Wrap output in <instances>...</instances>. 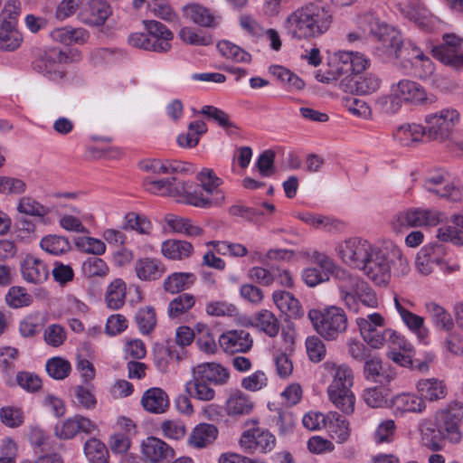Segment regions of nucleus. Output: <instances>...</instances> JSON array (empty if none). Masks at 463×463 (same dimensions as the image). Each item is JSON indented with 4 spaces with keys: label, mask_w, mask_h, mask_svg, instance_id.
<instances>
[{
    "label": "nucleus",
    "mask_w": 463,
    "mask_h": 463,
    "mask_svg": "<svg viewBox=\"0 0 463 463\" xmlns=\"http://www.w3.org/2000/svg\"><path fill=\"white\" fill-rule=\"evenodd\" d=\"M332 24L333 14L327 7L309 3L287 17L284 29L292 39H314L325 34Z\"/></svg>",
    "instance_id": "1"
},
{
    "label": "nucleus",
    "mask_w": 463,
    "mask_h": 463,
    "mask_svg": "<svg viewBox=\"0 0 463 463\" xmlns=\"http://www.w3.org/2000/svg\"><path fill=\"white\" fill-rule=\"evenodd\" d=\"M339 298L350 311L357 313L361 307L375 308L378 298L375 291L364 280L346 270H337Z\"/></svg>",
    "instance_id": "2"
},
{
    "label": "nucleus",
    "mask_w": 463,
    "mask_h": 463,
    "mask_svg": "<svg viewBox=\"0 0 463 463\" xmlns=\"http://www.w3.org/2000/svg\"><path fill=\"white\" fill-rule=\"evenodd\" d=\"M325 367L333 374V381L327 388L330 402L345 414L354 411L355 397L351 390L354 384L353 370L346 364L325 363Z\"/></svg>",
    "instance_id": "3"
},
{
    "label": "nucleus",
    "mask_w": 463,
    "mask_h": 463,
    "mask_svg": "<svg viewBox=\"0 0 463 463\" xmlns=\"http://www.w3.org/2000/svg\"><path fill=\"white\" fill-rule=\"evenodd\" d=\"M197 180L206 195L197 193L193 182H186L187 203L196 207L209 208L221 205L223 203L225 194L219 188L222 180L215 175L213 169L203 168L197 175Z\"/></svg>",
    "instance_id": "4"
},
{
    "label": "nucleus",
    "mask_w": 463,
    "mask_h": 463,
    "mask_svg": "<svg viewBox=\"0 0 463 463\" xmlns=\"http://www.w3.org/2000/svg\"><path fill=\"white\" fill-rule=\"evenodd\" d=\"M308 317L317 333L326 340L336 339L347 328V317L339 307L312 309L308 312Z\"/></svg>",
    "instance_id": "5"
},
{
    "label": "nucleus",
    "mask_w": 463,
    "mask_h": 463,
    "mask_svg": "<svg viewBox=\"0 0 463 463\" xmlns=\"http://www.w3.org/2000/svg\"><path fill=\"white\" fill-rule=\"evenodd\" d=\"M369 65V60L359 52H339L335 54L330 70L318 71L316 78L318 81L330 83L338 79H345L354 71H364Z\"/></svg>",
    "instance_id": "6"
},
{
    "label": "nucleus",
    "mask_w": 463,
    "mask_h": 463,
    "mask_svg": "<svg viewBox=\"0 0 463 463\" xmlns=\"http://www.w3.org/2000/svg\"><path fill=\"white\" fill-rule=\"evenodd\" d=\"M443 214L433 209L411 208L394 214L390 221L393 232L401 234L411 227L436 226Z\"/></svg>",
    "instance_id": "7"
},
{
    "label": "nucleus",
    "mask_w": 463,
    "mask_h": 463,
    "mask_svg": "<svg viewBox=\"0 0 463 463\" xmlns=\"http://www.w3.org/2000/svg\"><path fill=\"white\" fill-rule=\"evenodd\" d=\"M376 247L365 239L352 237L339 242L335 251L345 264L361 270Z\"/></svg>",
    "instance_id": "8"
},
{
    "label": "nucleus",
    "mask_w": 463,
    "mask_h": 463,
    "mask_svg": "<svg viewBox=\"0 0 463 463\" xmlns=\"http://www.w3.org/2000/svg\"><path fill=\"white\" fill-rule=\"evenodd\" d=\"M463 420V405L460 402H451L435 414L443 439L450 443H459L462 439L460 424Z\"/></svg>",
    "instance_id": "9"
},
{
    "label": "nucleus",
    "mask_w": 463,
    "mask_h": 463,
    "mask_svg": "<svg viewBox=\"0 0 463 463\" xmlns=\"http://www.w3.org/2000/svg\"><path fill=\"white\" fill-rule=\"evenodd\" d=\"M387 252V242L376 247L361 271L375 286L386 288L392 279L391 264Z\"/></svg>",
    "instance_id": "10"
},
{
    "label": "nucleus",
    "mask_w": 463,
    "mask_h": 463,
    "mask_svg": "<svg viewBox=\"0 0 463 463\" xmlns=\"http://www.w3.org/2000/svg\"><path fill=\"white\" fill-rule=\"evenodd\" d=\"M395 39V41L390 39V43L387 42L383 48L389 59L400 60L402 62L408 61L412 65H415L417 61H422L427 67L428 71L430 73L432 72V63L430 59L424 55L420 49L410 42L404 43L400 31H398V35Z\"/></svg>",
    "instance_id": "11"
},
{
    "label": "nucleus",
    "mask_w": 463,
    "mask_h": 463,
    "mask_svg": "<svg viewBox=\"0 0 463 463\" xmlns=\"http://www.w3.org/2000/svg\"><path fill=\"white\" fill-rule=\"evenodd\" d=\"M459 121V113L454 109H443L425 117L426 137L430 140H445Z\"/></svg>",
    "instance_id": "12"
},
{
    "label": "nucleus",
    "mask_w": 463,
    "mask_h": 463,
    "mask_svg": "<svg viewBox=\"0 0 463 463\" xmlns=\"http://www.w3.org/2000/svg\"><path fill=\"white\" fill-rule=\"evenodd\" d=\"M388 99L391 105L386 110L395 112L402 101L422 103L428 99L425 90L419 83L410 80H402L392 87Z\"/></svg>",
    "instance_id": "13"
},
{
    "label": "nucleus",
    "mask_w": 463,
    "mask_h": 463,
    "mask_svg": "<svg viewBox=\"0 0 463 463\" xmlns=\"http://www.w3.org/2000/svg\"><path fill=\"white\" fill-rule=\"evenodd\" d=\"M257 421H252V428L244 430L240 438L241 449L247 453L255 451L266 453L275 446V437L268 430L256 427Z\"/></svg>",
    "instance_id": "14"
},
{
    "label": "nucleus",
    "mask_w": 463,
    "mask_h": 463,
    "mask_svg": "<svg viewBox=\"0 0 463 463\" xmlns=\"http://www.w3.org/2000/svg\"><path fill=\"white\" fill-rule=\"evenodd\" d=\"M140 452L147 463H169L175 456V449L169 444L154 436L141 441Z\"/></svg>",
    "instance_id": "15"
},
{
    "label": "nucleus",
    "mask_w": 463,
    "mask_h": 463,
    "mask_svg": "<svg viewBox=\"0 0 463 463\" xmlns=\"http://www.w3.org/2000/svg\"><path fill=\"white\" fill-rule=\"evenodd\" d=\"M446 256L444 246L438 242H432L423 246L415 258V268L419 273L428 276L434 269L442 266Z\"/></svg>",
    "instance_id": "16"
},
{
    "label": "nucleus",
    "mask_w": 463,
    "mask_h": 463,
    "mask_svg": "<svg viewBox=\"0 0 463 463\" xmlns=\"http://www.w3.org/2000/svg\"><path fill=\"white\" fill-rule=\"evenodd\" d=\"M96 430L97 425L92 420L80 414H76L59 421L54 427V435L60 439L68 440L80 433L90 435Z\"/></svg>",
    "instance_id": "17"
},
{
    "label": "nucleus",
    "mask_w": 463,
    "mask_h": 463,
    "mask_svg": "<svg viewBox=\"0 0 463 463\" xmlns=\"http://www.w3.org/2000/svg\"><path fill=\"white\" fill-rule=\"evenodd\" d=\"M357 24L364 33L374 35L381 43L382 48L388 43L390 39L396 40L398 30L388 25L384 22H381L373 13H365L358 16Z\"/></svg>",
    "instance_id": "18"
},
{
    "label": "nucleus",
    "mask_w": 463,
    "mask_h": 463,
    "mask_svg": "<svg viewBox=\"0 0 463 463\" xmlns=\"http://www.w3.org/2000/svg\"><path fill=\"white\" fill-rule=\"evenodd\" d=\"M362 71H354L347 78L340 81L341 89L345 92L368 95L377 91L381 86V80L371 73L361 74Z\"/></svg>",
    "instance_id": "19"
},
{
    "label": "nucleus",
    "mask_w": 463,
    "mask_h": 463,
    "mask_svg": "<svg viewBox=\"0 0 463 463\" xmlns=\"http://www.w3.org/2000/svg\"><path fill=\"white\" fill-rule=\"evenodd\" d=\"M144 186L146 191L153 194L161 196L181 197L187 203L186 182L180 181L176 177L164 178L159 180L146 177L144 180Z\"/></svg>",
    "instance_id": "20"
},
{
    "label": "nucleus",
    "mask_w": 463,
    "mask_h": 463,
    "mask_svg": "<svg viewBox=\"0 0 463 463\" xmlns=\"http://www.w3.org/2000/svg\"><path fill=\"white\" fill-rule=\"evenodd\" d=\"M444 43L433 47V56L441 62L454 68H460L463 58L461 41L454 34H445Z\"/></svg>",
    "instance_id": "21"
},
{
    "label": "nucleus",
    "mask_w": 463,
    "mask_h": 463,
    "mask_svg": "<svg viewBox=\"0 0 463 463\" xmlns=\"http://www.w3.org/2000/svg\"><path fill=\"white\" fill-rule=\"evenodd\" d=\"M424 188L437 197H445L450 201H459L463 193L459 188L455 187L442 173L429 175L424 181Z\"/></svg>",
    "instance_id": "22"
},
{
    "label": "nucleus",
    "mask_w": 463,
    "mask_h": 463,
    "mask_svg": "<svg viewBox=\"0 0 463 463\" xmlns=\"http://www.w3.org/2000/svg\"><path fill=\"white\" fill-rule=\"evenodd\" d=\"M143 24L147 31L154 52L164 53L169 52L172 48L173 33L165 24L156 20H144Z\"/></svg>",
    "instance_id": "23"
},
{
    "label": "nucleus",
    "mask_w": 463,
    "mask_h": 463,
    "mask_svg": "<svg viewBox=\"0 0 463 463\" xmlns=\"http://www.w3.org/2000/svg\"><path fill=\"white\" fill-rule=\"evenodd\" d=\"M219 345L226 354L247 353L253 345V340L245 330H230L219 337Z\"/></svg>",
    "instance_id": "24"
},
{
    "label": "nucleus",
    "mask_w": 463,
    "mask_h": 463,
    "mask_svg": "<svg viewBox=\"0 0 463 463\" xmlns=\"http://www.w3.org/2000/svg\"><path fill=\"white\" fill-rule=\"evenodd\" d=\"M364 374L365 379L381 384H387L396 377V372L390 364L371 354L364 361Z\"/></svg>",
    "instance_id": "25"
},
{
    "label": "nucleus",
    "mask_w": 463,
    "mask_h": 463,
    "mask_svg": "<svg viewBox=\"0 0 463 463\" xmlns=\"http://www.w3.org/2000/svg\"><path fill=\"white\" fill-rule=\"evenodd\" d=\"M415 389L425 402L442 401L446 399L449 392L445 381L437 377L420 379L415 384Z\"/></svg>",
    "instance_id": "26"
},
{
    "label": "nucleus",
    "mask_w": 463,
    "mask_h": 463,
    "mask_svg": "<svg viewBox=\"0 0 463 463\" xmlns=\"http://www.w3.org/2000/svg\"><path fill=\"white\" fill-rule=\"evenodd\" d=\"M364 342L374 349L389 345L390 347H398L404 351L411 350V345L404 339V337L391 328L383 329L382 331L377 329L371 335V336H367V339Z\"/></svg>",
    "instance_id": "27"
},
{
    "label": "nucleus",
    "mask_w": 463,
    "mask_h": 463,
    "mask_svg": "<svg viewBox=\"0 0 463 463\" xmlns=\"http://www.w3.org/2000/svg\"><path fill=\"white\" fill-rule=\"evenodd\" d=\"M254 408V402L239 389L231 390L225 401V411L230 417L249 415Z\"/></svg>",
    "instance_id": "28"
},
{
    "label": "nucleus",
    "mask_w": 463,
    "mask_h": 463,
    "mask_svg": "<svg viewBox=\"0 0 463 463\" xmlns=\"http://www.w3.org/2000/svg\"><path fill=\"white\" fill-rule=\"evenodd\" d=\"M110 5L104 0H91L81 13V22L90 26H100L111 15Z\"/></svg>",
    "instance_id": "29"
},
{
    "label": "nucleus",
    "mask_w": 463,
    "mask_h": 463,
    "mask_svg": "<svg viewBox=\"0 0 463 463\" xmlns=\"http://www.w3.org/2000/svg\"><path fill=\"white\" fill-rule=\"evenodd\" d=\"M199 377L214 385H225L230 380V371L218 363H203L192 369Z\"/></svg>",
    "instance_id": "30"
},
{
    "label": "nucleus",
    "mask_w": 463,
    "mask_h": 463,
    "mask_svg": "<svg viewBox=\"0 0 463 463\" xmlns=\"http://www.w3.org/2000/svg\"><path fill=\"white\" fill-rule=\"evenodd\" d=\"M392 408L396 414L421 413L426 410V403L420 394L403 392L396 395L392 400Z\"/></svg>",
    "instance_id": "31"
},
{
    "label": "nucleus",
    "mask_w": 463,
    "mask_h": 463,
    "mask_svg": "<svg viewBox=\"0 0 463 463\" xmlns=\"http://www.w3.org/2000/svg\"><path fill=\"white\" fill-rule=\"evenodd\" d=\"M23 278L31 283L40 284L49 277L47 265L40 259L27 256L21 265Z\"/></svg>",
    "instance_id": "32"
},
{
    "label": "nucleus",
    "mask_w": 463,
    "mask_h": 463,
    "mask_svg": "<svg viewBox=\"0 0 463 463\" xmlns=\"http://www.w3.org/2000/svg\"><path fill=\"white\" fill-rule=\"evenodd\" d=\"M406 305L412 306L410 301L400 300L397 296L394 298V306L402 322L411 331L423 338L427 335V330L424 328V317L408 310Z\"/></svg>",
    "instance_id": "33"
},
{
    "label": "nucleus",
    "mask_w": 463,
    "mask_h": 463,
    "mask_svg": "<svg viewBox=\"0 0 463 463\" xmlns=\"http://www.w3.org/2000/svg\"><path fill=\"white\" fill-rule=\"evenodd\" d=\"M141 404L146 411L161 414L167 411L170 403L168 395L163 389L153 387L143 393Z\"/></svg>",
    "instance_id": "34"
},
{
    "label": "nucleus",
    "mask_w": 463,
    "mask_h": 463,
    "mask_svg": "<svg viewBox=\"0 0 463 463\" xmlns=\"http://www.w3.org/2000/svg\"><path fill=\"white\" fill-rule=\"evenodd\" d=\"M273 301L277 307L289 318H300L304 310L299 301L288 291L277 290L272 295Z\"/></svg>",
    "instance_id": "35"
},
{
    "label": "nucleus",
    "mask_w": 463,
    "mask_h": 463,
    "mask_svg": "<svg viewBox=\"0 0 463 463\" xmlns=\"http://www.w3.org/2000/svg\"><path fill=\"white\" fill-rule=\"evenodd\" d=\"M185 392L189 397L201 402H210L215 397L214 389L193 370L192 378L185 383Z\"/></svg>",
    "instance_id": "36"
},
{
    "label": "nucleus",
    "mask_w": 463,
    "mask_h": 463,
    "mask_svg": "<svg viewBox=\"0 0 463 463\" xmlns=\"http://www.w3.org/2000/svg\"><path fill=\"white\" fill-rule=\"evenodd\" d=\"M393 137L402 146H411L426 137L425 127L416 123H406L396 128Z\"/></svg>",
    "instance_id": "37"
},
{
    "label": "nucleus",
    "mask_w": 463,
    "mask_h": 463,
    "mask_svg": "<svg viewBox=\"0 0 463 463\" xmlns=\"http://www.w3.org/2000/svg\"><path fill=\"white\" fill-rule=\"evenodd\" d=\"M69 60V56L66 52L61 50L53 48L45 52L43 56H41L37 61L33 63V68L41 73H56L57 64L67 62Z\"/></svg>",
    "instance_id": "38"
},
{
    "label": "nucleus",
    "mask_w": 463,
    "mask_h": 463,
    "mask_svg": "<svg viewBox=\"0 0 463 463\" xmlns=\"http://www.w3.org/2000/svg\"><path fill=\"white\" fill-rule=\"evenodd\" d=\"M162 254L170 260H182L190 257L194 251L192 243L182 240H167L162 243Z\"/></svg>",
    "instance_id": "39"
},
{
    "label": "nucleus",
    "mask_w": 463,
    "mask_h": 463,
    "mask_svg": "<svg viewBox=\"0 0 463 463\" xmlns=\"http://www.w3.org/2000/svg\"><path fill=\"white\" fill-rule=\"evenodd\" d=\"M419 430L422 443L432 450H439L441 449L440 442L445 440L438 428L437 422L424 419L420 422Z\"/></svg>",
    "instance_id": "40"
},
{
    "label": "nucleus",
    "mask_w": 463,
    "mask_h": 463,
    "mask_svg": "<svg viewBox=\"0 0 463 463\" xmlns=\"http://www.w3.org/2000/svg\"><path fill=\"white\" fill-rule=\"evenodd\" d=\"M135 271L139 279L156 280L163 276L165 269L158 260L150 258H144L136 262Z\"/></svg>",
    "instance_id": "41"
},
{
    "label": "nucleus",
    "mask_w": 463,
    "mask_h": 463,
    "mask_svg": "<svg viewBox=\"0 0 463 463\" xmlns=\"http://www.w3.org/2000/svg\"><path fill=\"white\" fill-rule=\"evenodd\" d=\"M426 310L430 317L431 322L438 329L449 332L454 328L455 325L452 316L440 305L435 302L427 303Z\"/></svg>",
    "instance_id": "42"
},
{
    "label": "nucleus",
    "mask_w": 463,
    "mask_h": 463,
    "mask_svg": "<svg viewBox=\"0 0 463 463\" xmlns=\"http://www.w3.org/2000/svg\"><path fill=\"white\" fill-rule=\"evenodd\" d=\"M218 430L213 424L202 423L192 431L188 442L192 447L201 449L211 444L217 437Z\"/></svg>",
    "instance_id": "43"
},
{
    "label": "nucleus",
    "mask_w": 463,
    "mask_h": 463,
    "mask_svg": "<svg viewBox=\"0 0 463 463\" xmlns=\"http://www.w3.org/2000/svg\"><path fill=\"white\" fill-rule=\"evenodd\" d=\"M196 277L191 272H175L169 275L163 283L164 289L175 294L189 288L195 282Z\"/></svg>",
    "instance_id": "44"
},
{
    "label": "nucleus",
    "mask_w": 463,
    "mask_h": 463,
    "mask_svg": "<svg viewBox=\"0 0 463 463\" xmlns=\"http://www.w3.org/2000/svg\"><path fill=\"white\" fill-rule=\"evenodd\" d=\"M24 41L22 33L17 26L12 24H0V50L14 52L17 50Z\"/></svg>",
    "instance_id": "45"
},
{
    "label": "nucleus",
    "mask_w": 463,
    "mask_h": 463,
    "mask_svg": "<svg viewBox=\"0 0 463 463\" xmlns=\"http://www.w3.org/2000/svg\"><path fill=\"white\" fill-rule=\"evenodd\" d=\"M84 454L90 463H109V452L100 439L90 438L84 443Z\"/></svg>",
    "instance_id": "46"
},
{
    "label": "nucleus",
    "mask_w": 463,
    "mask_h": 463,
    "mask_svg": "<svg viewBox=\"0 0 463 463\" xmlns=\"http://www.w3.org/2000/svg\"><path fill=\"white\" fill-rule=\"evenodd\" d=\"M165 222L174 232L183 233L189 237H200L203 233L201 227L187 218L169 214L165 217Z\"/></svg>",
    "instance_id": "47"
},
{
    "label": "nucleus",
    "mask_w": 463,
    "mask_h": 463,
    "mask_svg": "<svg viewBox=\"0 0 463 463\" xmlns=\"http://www.w3.org/2000/svg\"><path fill=\"white\" fill-rule=\"evenodd\" d=\"M387 254H389L391 269H394V274L398 277L406 276L410 270L408 259L403 255L402 249L395 243L387 242Z\"/></svg>",
    "instance_id": "48"
},
{
    "label": "nucleus",
    "mask_w": 463,
    "mask_h": 463,
    "mask_svg": "<svg viewBox=\"0 0 463 463\" xmlns=\"http://www.w3.org/2000/svg\"><path fill=\"white\" fill-rule=\"evenodd\" d=\"M127 292L126 283L120 279H114L108 287L105 300L107 306L114 310L119 309L125 304Z\"/></svg>",
    "instance_id": "49"
},
{
    "label": "nucleus",
    "mask_w": 463,
    "mask_h": 463,
    "mask_svg": "<svg viewBox=\"0 0 463 463\" xmlns=\"http://www.w3.org/2000/svg\"><path fill=\"white\" fill-rule=\"evenodd\" d=\"M184 14L186 18L201 26L214 27L217 25L216 17L202 5H187L184 8Z\"/></svg>",
    "instance_id": "50"
},
{
    "label": "nucleus",
    "mask_w": 463,
    "mask_h": 463,
    "mask_svg": "<svg viewBox=\"0 0 463 463\" xmlns=\"http://www.w3.org/2000/svg\"><path fill=\"white\" fill-rule=\"evenodd\" d=\"M253 326L270 337L276 336L280 327L279 319L268 309H261L256 314Z\"/></svg>",
    "instance_id": "51"
},
{
    "label": "nucleus",
    "mask_w": 463,
    "mask_h": 463,
    "mask_svg": "<svg viewBox=\"0 0 463 463\" xmlns=\"http://www.w3.org/2000/svg\"><path fill=\"white\" fill-rule=\"evenodd\" d=\"M329 420L328 429L333 439L337 442H345L350 436L349 422L336 412H332L327 416Z\"/></svg>",
    "instance_id": "52"
},
{
    "label": "nucleus",
    "mask_w": 463,
    "mask_h": 463,
    "mask_svg": "<svg viewBox=\"0 0 463 463\" xmlns=\"http://www.w3.org/2000/svg\"><path fill=\"white\" fill-rule=\"evenodd\" d=\"M16 210L18 213L33 217L43 218L50 213V208L40 203L31 196H23L19 199Z\"/></svg>",
    "instance_id": "53"
},
{
    "label": "nucleus",
    "mask_w": 463,
    "mask_h": 463,
    "mask_svg": "<svg viewBox=\"0 0 463 463\" xmlns=\"http://www.w3.org/2000/svg\"><path fill=\"white\" fill-rule=\"evenodd\" d=\"M122 228L126 231H135L142 235H149L153 225L146 216L130 212L126 214Z\"/></svg>",
    "instance_id": "54"
},
{
    "label": "nucleus",
    "mask_w": 463,
    "mask_h": 463,
    "mask_svg": "<svg viewBox=\"0 0 463 463\" xmlns=\"http://www.w3.org/2000/svg\"><path fill=\"white\" fill-rule=\"evenodd\" d=\"M217 48L223 57L233 61L249 63L251 61L250 53L229 41L220 42L217 44Z\"/></svg>",
    "instance_id": "55"
},
{
    "label": "nucleus",
    "mask_w": 463,
    "mask_h": 463,
    "mask_svg": "<svg viewBox=\"0 0 463 463\" xmlns=\"http://www.w3.org/2000/svg\"><path fill=\"white\" fill-rule=\"evenodd\" d=\"M41 248L53 255L65 253L71 250V244L67 238L58 235H47L41 240Z\"/></svg>",
    "instance_id": "56"
},
{
    "label": "nucleus",
    "mask_w": 463,
    "mask_h": 463,
    "mask_svg": "<svg viewBox=\"0 0 463 463\" xmlns=\"http://www.w3.org/2000/svg\"><path fill=\"white\" fill-rule=\"evenodd\" d=\"M356 324L359 327L361 336L364 341H365L367 336H371L378 327L384 326V318L380 313H373L365 317L357 318Z\"/></svg>",
    "instance_id": "57"
},
{
    "label": "nucleus",
    "mask_w": 463,
    "mask_h": 463,
    "mask_svg": "<svg viewBox=\"0 0 463 463\" xmlns=\"http://www.w3.org/2000/svg\"><path fill=\"white\" fill-rule=\"evenodd\" d=\"M136 322L142 334H149L156 325L155 309L152 307L139 308L136 314Z\"/></svg>",
    "instance_id": "58"
},
{
    "label": "nucleus",
    "mask_w": 463,
    "mask_h": 463,
    "mask_svg": "<svg viewBox=\"0 0 463 463\" xmlns=\"http://www.w3.org/2000/svg\"><path fill=\"white\" fill-rule=\"evenodd\" d=\"M6 304L12 308L29 306L33 297L22 287H11L5 296Z\"/></svg>",
    "instance_id": "59"
},
{
    "label": "nucleus",
    "mask_w": 463,
    "mask_h": 463,
    "mask_svg": "<svg viewBox=\"0 0 463 463\" xmlns=\"http://www.w3.org/2000/svg\"><path fill=\"white\" fill-rule=\"evenodd\" d=\"M81 269L87 278L105 277L109 272L106 262L97 256L89 257L82 263Z\"/></svg>",
    "instance_id": "60"
},
{
    "label": "nucleus",
    "mask_w": 463,
    "mask_h": 463,
    "mask_svg": "<svg viewBox=\"0 0 463 463\" xmlns=\"http://www.w3.org/2000/svg\"><path fill=\"white\" fill-rule=\"evenodd\" d=\"M71 370L69 361L61 357H52L46 363V371L51 377L56 380H63Z\"/></svg>",
    "instance_id": "61"
},
{
    "label": "nucleus",
    "mask_w": 463,
    "mask_h": 463,
    "mask_svg": "<svg viewBox=\"0 0 463 463\" xmlns=\"http://www.w3.org/2000/svg\"><path fill=\"white\" fill-rule=\"evenodd\" d=\"M194 303L195 300L193 295H179L169 303L168 315L170 317H178L192 308Z\"/></svg>",
    "instance_id": "62"
},
{
    "label": "nucleus",
    "mask_w": 463,
    "mask_h": 463,
    "mask_svg": "<svg viewBox=\"0 0 463 463\" xmlns=\"http://www.w3.org/2000/svg\"><path fill=\"white\" fill-rule=\"evenodd\" d=\"M22 4L20 0H8L0 13V24H12L17 26L18 17L21 14Z\"/></svg>",
    "instance_id": "63"
},
{
    "label": "nucleus",
    "mask_w": 463,
    "mask_h": 463,
    "mask_svg": "<svg viewBox=\"0 0 463 463\" xmlns=\"http://www.w3.org/2000/svg\"><path fill=\"white\" fill-rule=\"evenodd\" d=\"M147 8L150 13L162 20L173 22L176 18V14L166 0L148 1Z\"/></svg>",
    "instance_id": "64"
}]
</instances>
